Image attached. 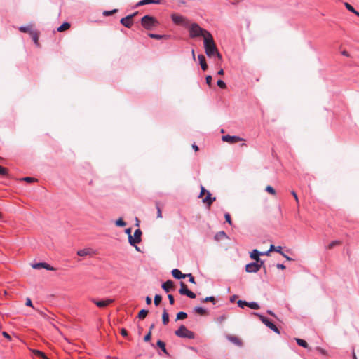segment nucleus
Wrapping results in <instances>:
<instances>
[{
	"instance_id": "f257e3e1",
	"label": "nucleus",
	"mask_w": 359,
	"mask_h": 359,
	"mask_svg": "<svg viewBox=\"0 0 359 359\" xmlns=\"http://www.w3.org/2000/svg\"><path fill=\"white\" fill-rule=\"evenodd\" d=\"M203 46L205 53L208 57H217L220 62L222 60V55L218 51L211 33H208L207 37H205Z\"/></svg>"
},
{
	"instance_id": "f03ea898",
	"label": "nucleus",
	"mask_w": 359,
	"mask_h": 359,
	"mask_svg": "<svg viewBox=\"0 0 359 359\" xmlns=\"http://www.w3.org/2000/svg\"><path fill=\"white\" fill-rule=\"evenodd\" d=\"M187 28L189 29V36L191 39L203 36L204 39L205 37H207L208 33H210L208 30L201 27L196 22H193L191 24L189 23V27Z\"/></svg>"
},
{
	"instance_id": "7ed1b4c3",
	"label": "nucleus",
	"mask_w": 359,
	"mask_h": 359,
	"mask_svg": "<svg viewBox=\"0 0 359 359\" xmlns=\"http://www.w3.org/2000/svg\"><path fill=\"white\" fill-rule=\"evenodd\" d=\"M141 25L147 30H151L159 25L157 19L150 15H145L141 18Z\"/></svg>"
},
{
	"instance_id": "20e7f679",
	"label": "nucleus",
	"mask_w": 359,
	"mask_h": 359,
	"mask_svg": "<svg viewBox=\"0 0 359 359\" xmlns=\"http://www.w3.org/2000/svg\"><path fill=\"white\" fill-rule=\"evenodd\" d=\"M175 334L182 338L194 339V333L189 330L184 325H181L180 328L175 332Z\"/></svg>"
},
{
	"instance_id": "39448f33",
	"label": "nucleus",
	"mask_w": 359,
	"mask_h": 359,
	"mask_svg": "<svg viewBox=\"0 0 359 359\" xmlns=\"http://www.w3.org/2000/svg\"><path fill=\"white\" fill-rule=\"evenodd\" d=\"M171 20L172 22L177 25H182L184 27H189V20L185 17L181 15H177L176 13H172L170 15Z\"/></svg>"
},
{
	"instance_id": "423d86ee",
	"label": "nucleus",
	"mask_w": 359,
	"mask_h": 359,
	"mask_svg": "<svg viewBox=\"0 0 359 359\" xmlns=\"http://www.w3.org/2000/svg\"><path fill=\"white\" fill-rule=\"evenodd\" d=\"M205 194H206V196L204 198H203V203L206 204L208 205V207L210 208L211 204L212 203V202L215 200V198H211L210 193L208 191H207L204 188V187L201 186L199 198H203V196Z\"/></svg>"
},
{
	"instance_id": "0eeeda50",
	"label": "nucleus",
	"mask_w": 359,
	"mask_h": 359,
	"mask_svg": "<svg viewBox=\"0 0 359 359\" xmlns=\"http://www.w3.org/2000/svg\"><path fill=\"white\" fill-rule=\"evenodd\" d=\"M141 236H142V231L140 229H136L134 232L133 236H128L129 243L133 246H135V245L137 243H139L141 242Z\"/></svg>"
},
{
	"instance_id": "6e6552de",
	"label": "nucleus",
	"mask_w": 359,
	"mask_h": 359,
	"mask_svg": "<svg viewBox=\"0 0 359 359\" xmlns=\"http://www.w3.org/2000/svg\"><path fill=\"white\" fill-rule=\"evenodd\" d=\"M255 314L259 317L260 320L266 327H268L269 329H271L273 331H274L276 333L280 334V331L278 329V327L273 323H271L267 318L264 317V316H262L261 314H258V313H255Z\"/></svg>"
},
{
	"instance_id": "1a4fd4ad",
	"label": "nucleus",
	"mask_w": 359,
	"mask_h": 359,
	"mask_svg": "<svg viewBox=\"0 0 359 359\" xmlns=\"http://www.w3.org/2000/svg\"><path fill=\"white\" fill-rule=\"evenodd\" d=\"M179 292L180 294L187 295L191 299L196 298V294L193 292L188 290L187 285L184 282L180 283V289Z\"/></svg>"
},
{
	"instance_id": "9d476101",
	"label": "nucleus",
	"mask_w": 359,
	"mask_h": 359,
	"mask_svg": "<svg viewBox=\"0 0 359 359\" xmlns=\"http://www.w3.org/2000/svg\"><path fill=\"white\" fill-rule=\"evenodd\" d=\"M222 140L224 142H229L230 144H234V143L238 142L242 139L240 137L236 136V135H223L222 137Z\"/></svg>"
},
{
	"instance_id": "9b49d317",
	"label": "nucleus",
	"mask_w": 359,
	"mask_h": 359,
	"mask_svg": "<svg viewBox=\"0 0 359 359\" xmlns=\"http://www.w3.org/2000/svg\"><path fill=\"white\" fill-rule=\"evenodd\" d=\"M92 302L98 307L104 308L111 304L114 300L111 299H107L106 300H96L95 299H92Z\"/></svg>"
},
{
	"instance_id": "f8f14e48",
	"label": "nucleus",
	"mask_w": 359,
	"mask_h": 359,
	"mask_svg": "<svg viewBox=\"0 0 359 359\" xmlns=\"http://www.w3.org/2000/svg\"><path fill=\"white\" fill-rule=\"evenodd\" d=\"M259 271V265L258 263L253 262L248 264L245 266V271L248 273H256Z\"/></svg>"
},
{
	"instance_id": "ddd939ff",
	"label": "nucleus",
	"mask_w": 359,
	"mask_h": 359,
	"mask_svg": "<svg viewBox=\"0 0 359 359\" xmlns=\"http://www.w3.org/2000/svg\"><path fill=\"white\" fill-rule=\"evenodd\" d=\"M120 23L127 28H130L133 25V21L131 20V15H127L122 18L120 20Z\"/></svg>"
},
{
	"instance_id": "4468645a",
	"label": "nucleus",
	"mask_w": 359,
	"mask_h": 359,
	"mask_svg": "<svg viewBox=\"0 0 359 359\" xmlns=\"http://www.w3.org/2000/svg\"><path fill=\"white\" fill-rule=\"evenodd\" d=\"M32 268L34 269H41L43 268V269H46L50 270V271L55 270L50 265H49L45 262H40V263H36V264H32Z\"/></svg>"
},
{
	"instance_id": "2eb2a0df",
	"label": "nucleus",
	"mask_w": 359,
	"mask_h": 359,
	"mask_svg": "<svg viewBox=\"0 0 359 359\" xmlns=\"http://www.w3.org/2000/svg\"><path fill=\"white\" fill-rule=\"evenodd\" d=\"M148 36L151 39H157V40H160V39L168 40L171 38V35H169V34H154V33H149Z\"/></svg>"
},
{
	"instance_id": "dca6fc26",
	"label": "nucleus",
	"mask_w": 359,
	"mask_h": 359,
	"mask_svg": "<svg viewBox=\"0 0 359 359\" xmlns=\"http://www.w3.org/2000/svg\"><path fill=\"white\" fill-rule=\"evenodd\" d=\"M198 59L202 70L206 71L208 68V66L207 65L205 56L202 54H200L198 55Z\"/></svg>"
},
{
	"instance_id": "f3484780",
	"label": "nucleus",
	"mask_w": 359,
	"mask_h": 359,
	"mask_svg": "<svg viewBox=\"0 0 359 359\" xmlns=\"http://www.w3.org/2000/svg\"><path fill=\"white\" fill-rule=\"evenodd\" d=\"M227 339L231 342L233 343L236 346H241L242 341L237 337L233 335H228L226 337Z\"/></svg>"
},
{
	"instance_id": "a211bd4d",
	"label": "nucleus",
	"mask_w": 359,
	"mask_h": 359,
	"mask_svg": "<svg viewBox=\"0 0 359 359\" xmlns=\"http://www.w3.org/2000/svg\"><path fill=\"white\" fill-rule=\"evenodd\" d=\"M162 288L166 292H170V290L174 288V283L172 280H167L162 285Z\"/></svg>"
},
{
	"instance_id": "6ab92c4d",
	"label": "nucleus",
	"mask_w": 359,
	"mask_h": 359,
	"mask_svg": "<svg viewBox=\"0 0 359 359\" xmlns=\"http://www.w3.org/2000/svg\"><path fill=\"white\" fill-rule=\"evenodd\" d=\"M172 275L175 278L182 279L187 277L186 274L182 273L179 269H175L172 271Z\"/></svg>"
},
{
	"instance_id": "aec40b11",
	"label": "nucleus",
	"mask_w": 359,
	"mask_h": 359,
	"mask_svg": "<svg viewBox=\"0 0 359 359\" xmlns=\"http://www.w3.org/2000/svg\"><path fill=\"white\" fill-rule=\"evenodd\" d=\"M93 253L94 252L90 248H85L77 251V255L81 257L90 255Z\"/></svg>"
},
{
	"instance_id": "412c9836",
	"label": "nucleus",
	"mask_w": 359,
	"mask_h": 359,
	"mask_svg": "<svg viewBox=\"0 0 359 359\" xmlns=\"http://www.w3.org/2000/svg\"><path fill=\"white\" fill-rule=\"evenodd\" d=\"M261 252L258 251L257 250H253L252 252L250 253V257L251 259L255 260L256 262L260 261V256Z\"/></svg>"
},
{
	"instance_id": "4be33fe9",
	"label": "nucleus",
	"mask_w": 359,
	"mask_h": 359,
	"mask_svg": "<svg viewBox=\"0 0 359 359\" xmlns=\"http://www.w3.org/2000/svg\"><path fill=\"white\" fill-rule=\"evenodd\" d=\"M162 321L164 325H166L169 323V314L166 309H164L163 311Z\"/></svg>"
},
{
	"instance_id": "5701e85b",
	"label": "nucleus",
	"mask_w": 359,
	"mask_h": 359,
	"mask_svg": "<svg viewBox=\"0 0 359 359\" xmlns=\"http://www.w3.org/2000/svg\"><path fill=\"white\" fill-rule=\"evenodd\" d=\"M70 27V23L64 22L60 26H59L57 30L60 32L65 31Z\"/></svg>"
},
{
	"instance_id": "b1692460",
	"label": "nucleus",
	"mask_w": 359,
	"mask_h": 359,
	"mask_svg": "<svg viewBox=\"0 0 359 359\" xmlns=\"http://www.w3.org/2000/svg\"><path fill=\"white\" fill-rule=\"evenodd\" d=\"M295 340L299 346H301L306 348H309L308 343L305 340L299 338H296Z\"/></svg>"
},
{
	"instance_id": "393cba45",
	"label": "nucleus",
	"mask_w": 359,
	"mask_h": 359,
	"mask_svg": "<svg viewBox=\"0 0 359 359\" xmlns=\"http://www.w3.org/2000/svg\"><path fill=\"white\" fill-rule=\"evenodd\" d=\"M0 177H9L8 173V169L0 165Z\"/></svg>"
},
{
	"instance_id": "a878e982",
	"label": "nucleus",
	"mask_w": 359,
	"mask_h": 359,
	"mask_svg": "<svg viewBox=\"0 0 359 359\" xmlns=\"http://www.w3.org/2000/svg\"><path fill=\"white\" fill-rule=\"evenodd\" d=\"M341 244V241H332L326 248L328 250H332L334 247H336L337 245H340Z\"/></svg>"
},
{
	"instance_id": "bb28decb",
	"label": "nucleus",
	"mask_w": 359,
	"mask_h": 359,
	"mask_svg": "<svg viewBox=\"0 0 359 359\" xmlns=\"http://www.w3.org/2000/svg\"><path fill=\"white\" fill-rule=\"evenodd\" d=\"M194 311L201 316H205L207 314L206 310L202 307H195Z\"/></svg>"
},
{
	"instance_id": "cd10ccee",
	"label": "nucleus",
	"mask_w": 359,
	"mask_h": 359,
	"mask_svg": "<svg viewBox=\"0 0 359 359\" xmlns=\"http://www.w3.org/2000/svg\"><path fill=\"white\" fill-rule=\"evenodd\" d=\"M19 30L24 33H29V34H31L32 32H34L31 29V27L29 26H20L19 27Z\"/></svg>"
},
{
	"instance_id": "c85d7f7f",
	"label": "nucleus",
	"mask_w": 359,
	"mask_h": 359,
	"mask_svg": "<svg viewBox=\"0 0 359 359\" xmlns=\"http://www.w3.org/2000/svg\"><path fill=\"white\" fill-rule=\"evenodd\" d=\"M149 311L146 309H142L141 311H140L139 313H138V318L140 319V320H143L146 318V316H147Z\"/></svg>"
},
{
	"instance_id": "c756f323",
	"label": "nucleus",
	"mask_w": 359,
	"mask_h": 359,
	"mask_svg": "<svg viewBox=\"0 0 359 359\" xmlns=\"http://www.w3.org/2000/svg\"><path fill=\"white\" fill-rule=\"evenodd\" d=\"M30 36L32 38L34 43L36 46H39V41H38L39 37H38V34L36 33V32H35V31L32 32Z\"/></svg>"
},
{
	"instance_id": "7c9ffc66",
	"label": "nucleus",
	"mask_w": 359,
	"mask_h": 359,
	"mask_svg": "<svg viewBox=\"0 0 359 359\" xmlns=\"http://www.w3.org/2000/svg\"><path fill=\"white\" fill-rule=\"evenodd\" d=\"M156 345L166 354H168L166 348H165V344L161 341L158 340L156 343Z\"/></svg>"
},
{
	"instance_id": "2f4dec72",
	"label": "nucleus",
	"mask_w": 359,
	"mask_h": 359,
	"mask_svg": "<svg viewBox=\"0 0 359 359\" xmlns=\"http://www.w3.org/2000/svg\"><path fill=\"white\" fill-rule=\"evenodd\" d=\"M226 237V234L224 231H219L218 232L215 236V240L217 241H219L220 239H222Z\"/></svg>"
},
{
	"instance_id": "473e14b6",
	"label": "nucleus",
	"mask_w": 359,
	"mask_h": 359,
	"mask_svg": "<svg viewBox=\"0 0 359 359\" xmlns=\"http://www.w3.org/2000/svg\"><path fill=\"white\" fill-rule=\"evenodd\" d=\"M187 317V314L185 312L180 311L177 314L176 320H183Z\"/></svg>"
},
{
	"instance_id": "72a5a7b5",
	"label": "nucleus",
	"mask_w": 359,
	"mask_h": 359,
	"mask_svg": "<svg viewBox=\"0 0 359 359\" xmlns=\"http://www.w3.org/2000/svg\"><path fill=\"white\" fill-rule=\"evenodd\" d=\"M32 352L34 355L41 357L43 359H48L43 352L39 350H33Z\"/></svg>"
},
{
	"instance_id": "f704fd0d",
	"label": "nucleus",
	"mask_w": 359,
	"mask_h": 359,
	"mask_svg": "<svg viewBox=\"0 0 359 359\" xmlns=\"http://www.w3.org/2000/svg\"><path fill=\"white\" fill-rule=\"evenodd\" d=\"M115 224L117 226H121V227H123L126 225V223L123 220L122 218L118 219L116 221Z\"/></svg>"
},
{
	"instance_id": "c9c22d12",
	"label": "nucleus",
	"mask_w": 359,
	"mask_h": 359,
	"mask_svg": "<svg viewBox=\"0 0 359 359\" xmlns=\"http://www.w3.org/2000/svg\"><path fill=\"white\" fill-rule=\"evenodd\" d=\"M217 85L222 89H224L226 87V83L222 79H219L217 81Z\"/></svg>"
},
{
	"instance_id": "e433bc0d",
	"label": "nucleus",
	"mask_w": 359,
	"mask_h": 359,
	"mask_svg": "<svg viewBox=\"0 0 359 359\" xmlns=\"http://www.w3.org/2000/svg\"><path fill=\"white\" fill-rule=\"evenodd\" d=\"M161 300H162L161 296L159 294H156L154 297V304L156 306H158L161 303Z\"/></svg>"
},
{
	"instance_id": "4c0bfd02",
	"label": "nucleus",
	"mask_w": 359,
	"mask_h": 359,
	"mask_svg": "<svg viewBox=\"0 0 359 359\" xmlns=\"http://www.w3.org/2000/svg\"><path fill=\"white\" fill-rule=\"evenodd\" d=\"M248 306H249L250 308H251L252 309H259V304L256 302H250V303L248 302Z\"/></svg>"
},
{
	"instance_id": "58836bf2",
	"label": "nucleus",
	"mask_w": 359,
	"mask_h": 359,
	"mask_svg": "<svg viewBox=\"0 0 359 359\" xmlns=\"http://www.w3.org/2000/svg\"><path fill=\"white\" fill-rule=\"evenodd\" d=\"M117 11H118L117 9H113L111 11H104L103 12V15L105 16H109V15H111L116 13Z\"/></svg>"
},
{
	"instance_id": "ea45409f",
	"label": "nucleus",
	"mask_w": 359,
	"mask_h": 359,
	"mask_svg": "<svg viewBox=\"0 0 359 359\" xmlns=\"http://www.w3.org/2000/svg\"><path fill=\"white\" fill-rule=\"evenodd\" d=\"M266 191L268 193H269V194H272V195H275V194H276V191H275V189H274L271 186H269H269H267V187H266Z\"/></svg>"
},
{
	"instance_id": "a19ab883",
	"label": "nucleus",
	"mask_w": 359,
	"mask_h": 359,
	"mask_svg": "<svg viewBox=\"0 0 359 359\" xmlns=\"http://www.w3.org/2000/svg\"><path fill=\"white\" fill-rule=\"evenodd\" d=\"M203 302H212L213 304H215V299L214 297H205V299H203L202 300Z\"/></svg>"
},
{
	"instance_id": "79ce46f5",
	"label": "nucleus",
	"mask_w": 359,
	"mask_h": 359,
	"mask_svg": "<svg viewBox=\"0 0 359 359\" xmlns=\"http://www.w3.org/2000/svg\"><path fill=\"white\" fill-rule=\"evenodd\" d=\"M344 5L349 11L352 13L355 12V9L350 4L346 2Z\"/></svg>"
},
{
	"instance_id": "37998d69",
	"label": "nucleus",
	"mask_w": 359,
	"mask_h": 359,
	"mask_svg": "<svg viewBox=\"0 0 359 359\" xmlns=\"http://www.w3.org/2000/svg\"><path fill=\"white\" fill-rule=\"evenodd\" d=\"M212 80V78L210 75H208L205 76V82L209 86H211Z\"/></svg>"
},
{
	"instance_id": "c03bdc74",
	"label": "nucleus",
	"mask_w": 359,
	"mask_h": 359,
	"mask_svg": "<svg viewBox=\"0 0 359 359\" xmlns=\"http://www.w3.org/2000/svg\"><path fill=\"white\" fill-rule=\"evenodd\" d=\"M156 210H157V218H162V212L161 208L156 204Z\"/></svg>"
},
{
	"instance_id": "a18cd8bd",
	"label": "nucleus",
	"mask_w": 359,
	"mask_h": 359,
	"mask_svg": "<svg viewBox=\"0 0 359 359\" xmlns=\"http://www.w3.org/2000/svg\"><path fill=\"white\" fill-rule=\"evenodd\" d=\"M224 217H225V219H226V222H228L229 224H232V221H231V216L229 213H226L224 215Z\"/></svg>"
},
{
	"instance_id": "49530a36",
	"label": "nucleus",
	"mask_w": 359,
	"mask_h": 359,
	"mask_svg": "<svg viewBox=\"0 0 359 359\" xmlns=\"http://www.w3.org/2000/svg\"><path fill=\"white\" fill-rule=\"evenodd\" d=\"M238 306L243 308L244 306H248V302L245 301L239 300L237 302Z\"/></svg>"
},
{
	"instance_id": "de8ad7c7",
	"label": "nucleus",
	"mask_w": 359,
	"mask_h": 359,
	"mask_svg": "<svg viewBox=\"0 0 359 359\" xmlns=\"http://www.w3.org/2000/svg\"><path fill=\"white\" fill-rule=\"evenodd\" d=\"M151 332H149L144 337V341L147 342V341H149L150 339H151Z\"/></svg>"
},
{
	"instance_id": "09e8293b",
	"label": "nucleus",
	"mask_w": 359,
	"mask_h": 359,
	"mask_svg": "<svg viewBox=\"0 0 359 359\" xmlns=\"http://www.w3.org/2000/svg\"><path fill=\"white\" fill-rule=\"evenodd\" d=\"M186 275H187V277L189 278V280L190 283H194V284L196 283L195 279H194V276L191 273H188V274H186Z\"/></svg>"
},
{
	"instance_id": "8fccbe9b",
	"label": "nucleus",
	"mask_w": 359,
	"mask_h": 359,
	"mask_svg": "<svg viewBox=\"0 0 359 359\" xmlns=\"http://www.w3.org/2000/svg\"><path fill=\"white\" fill-rule=\"evenodd\" d=\"M13 180H37V179L35 177H33L27 176V177H20V178H14Z\"/></svg>"
},
{
	"instance_id": "3c124183",
	"label": "nucleus",
	"mask_w": 359,
	"mask_h": 359,
	"mask_svg": "<svg viewBox=\"0 0 359 359\" xmlns=\"http://www.w3.org/2000/svg\"><path fill=\"white\" fill-rule=\"evenodd\" d=\"M316 350L318 351H319L320 353H322L323 355H327V351L325 349H323V348H322L320 347H317Z\"/></svg>"
},
{
	"instance_id": "603ef678",
	"label": "nucleus",
	"mask_w": 359,
	"mask_h": 359,
	"mask_svg": "<svg viewBox=\"0 0 359 359\" xmlns=\"http://www.w3.org/2000/svg\"><path fill=\"white\" fill-rule=\"evenodd\" d=\"M25 305L27 306L33 307V304H32V302L30 298H27L26 299Z\"/></svg>"
},
{
	"instance_id": "864d4df0",
	"label": "nucleus",
	"mask_w": 359,
	"mask_h": 359,
	"mask_svg": "<svg viewBox=\"0 0 359 359\" xmlns=\"http://www.w3.org/2000/svg\"><path fill=\"white\" fill-rule=\"evenodd\" d=\"M168 297L170 304H173L174 302H175L174 297L172 294H168Z\"/></svg>"
},
{
	"instance_id": "5fc2aeb1",
	"label": "nucleus",
	"mask_w": 359,
	"mask_h": 359,
	"mask_svg": "<svg viewBox=\"0 0 359 359\" xmlns=\"http://www.w3.org/2000/svg\"><path fill=\"white\" fill-rule=\"evenodd\" d=\"M276 252L280 253V255H283V252L282 251V247L281 246H277L276 247Z\"/></svg>"
},
{
	"instance_id": "6e6d98bb",
	"label": "nucleus",
	"mask_w": 359,
	"mask_h": 359,
	"mask_svg": "<svg viewBox=\"0 0 359 359\" xmlns=\"http://www.w3.org/2000/svg\"><path fill=\"white\" fill-rule=\"evenodd\" d=\"M121 334L123 336V337H126L128 336V332L126 329L124 328H122L121 330Z\"/></svg>"
},
{
	"instance_id": "4d7b16f0",
	"label": "nucleus",
	"mask_w": 359,
	"mask_h": 359,
	"mask_svg": "<svg viewBox=\"0 0 359 359\" xmlns=\"http://www.w3.org/2000/svg\"><path fill=\"white\" fill-rule=\"evenodd\" d=\"M291 194H292V196L295 198L296 202L298 203H299V200H298V197H297V195L296 192L294 191H292Z\"/></svg>"
},
{
	"instance_id": "13d9d810",
	"label": "nucleus",
	"mask_w": 359,
	"mask_h": 359,
	"mask_svg": "<svg viewBox=\"0 0 359 359\" xmlns=\"http://www.w3.org/2000/svg\"><path fill=\"white\" fill-rule=\"evenodd\" d=\"M256 263H258V264H259V269H260L262 266H263V267H264V269H265V266H264V261H263V260H262V259H260V261L257 262Z\"/></svg>"
},
{
	"instance_id": "bf43d9fd",
	"label": "nucleus",
	"mask_w": 359,
	"mask_h": 359,
	"mask_svg": "<svg viewBox=\"0 0 359 359\" xmlns=\"http://www.w3.org/2000/svg\"><path fill=\"white\" fill-rule=\"evenodd\" d=\"M276 267H277L278 269H282V270H283V269H285V265H283V264H277Z\"/></svg>"
},
{
	"instance_id": "052dcab7",
	"label": "nucleus",
	"mask_w": 359,
	"mask_h": 359,
	"mask_svg": "<svg viewBox=\"0 0 359 359\" xmlns=\"http://www.w3.org/2000/svg\"><path fill=\"white\" fill-rule=\"evenodd\" d=\"M146 303L149 305L151 304V299L149 297H147L146 299Z\"/></svg>"
},
{
	"instance_id": "680f3d73",
	"label": "nucleus",
	"mask_w": 359,
	"mask_h": 359,
	"mask_svg": "<svg viewBox=\"0 0 359 359\" xmlns=\"http://www.w3.org/2000/svg\"><path fill=\"white\" fill-rule=\"evenodd\" d=\"M144 5L152 4V0H142Z\"/></svg>"
},
{
	"instance_id": "e2e57ef3",
	"label": "nucleus",
	"mask_w": 359,
	"mask_h": 359,
	"mask_svg": "<svg viewBox=\"0 0 359 359\" xmlns=\"http://www.w3.org/2000/svg\"><path fill=\"white\" fill-rule=\"evenodd\" d=\"M163 0H152V4H160Z\"/></svg>"
},
{
	"instance_id": "0e129e2a",
	"label": "nucleus",
	"mask_w": 359,
	"mask_h": 359,
	"mask_svg": "<svg viewBox=\"0 0 359 359\" xmlns=\"http://www.w3.org/2000/svg\"><path fill=\"white\" fill-rule=\"evenodd\" d=\"M126 233H127L128 236H132L131 235V229L130 228L126 229Z\"/></svg>"
},
{
	"instance_id": "69168bd1",
	"label": "nucleus",
	"mask_w": 359,
	"mask_h": 359,
	"mask_svg": "<svg viewBox=\"0 0 359 359\" xmlns=\"http://www.w3.org/2000/svg\"><path fill=\"white\" fill-rule=\"evenodd\" d=\"M2 334H3V336H4V337H5L6 338L9 339H11L10 335H9L7 332H4L2 333Z\"/></svg>"
},
{
	"instance_id": "338daca9",
	"label": "nucleus",
	"mask_w": 359,
	"mask_h": 359,
	"mask_svg": "<svg viewBox=\"0 0 359 359\" xmlns=\"http://www.w3.org/2000/svg\"><path fill=\"white\" fill-rule=\"evenodd\" d=\"M140 6H144V3H142V0L140 1L139 2H137L135 5V8L136 7H139Z\"/></svg>"
},
{
	"instance_id": "774afa93",
	"label": "nucleus",
	"mask_w": 359,
	"mask_h": 359,
	"mask_svg": "<svg viewBox=\"0 0 359 359\" xmlns=\"http://www.w3.org/2000/svg\"><path fill=\"white\" fill-rule=\"evenodd\" d=\"M269 252H272V251H276V247L273 245H271L270 246V248H269Z\"/></svg>"
}]
</instances>
